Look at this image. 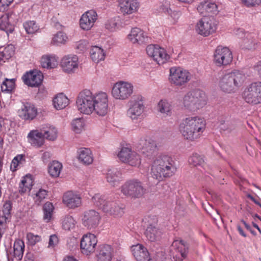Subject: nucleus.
Returning a JSON list of instances; mask_svg holds the SVG:
<instances>
[{
    "label": "nucleus",
    "mask_w": 261,
    "mask_h": 261,
    "mask_svg": "<svg viewBox=\"0 0 261 261\" xmlns=\"http://www.w3.org/2000/svg\"><path fill=\"white\" fill-rule=\"evenodd\" d=\"M108 95L106 92L93 93L88 89L78 94L76 104L78 111L85 115L95 113L100 116H105L108 112Z\"/></svg>",
    "instance_id": "nucleus-1"
},
{
    "label": "nucleus",
    "mask_w": 261,
    "mask_h": 261,
    "mask_svg": "<svg viewBox=\"0 0 261 261\" xmlns=\"http://www.w3.org/2000/svg\"><path fill=\"white\" fill-rule=\"evenodd\" d=\"M206 127L205 119L198 116L184 118L179 125V131L185 139L194 141L200 138Z\"/></svg>",
    "instance_id": "nucleus-2"
},
{
    "label": "nucleus",
    "mask_w": 261,
    "mask_h": 261,
    "mask_svg": "<svg viewBox=\"0 0 261 261\" xmlns=\"http://www.w3.org/2000/svg\"><path fill=\"white\" fill-rule=\"evenodd\" d=\"M175 171L176 168L172 159L168 155H161L152 163L150 175L153 178L161 181L165 178L172 176Z\"/></svg>",
    "instance_id": "nucleus-3"
},
{
    "label": "nucleus",
    "mask_w": 261,
    "mask_h": 261,
    "mask_svg": "<svg viewBox=\"0 0 261 261\" xmlns=\"http://www.w3.org/2000/svg\"><path fill=\"white\" fill-rule=\"evenodd\" d=\"M245 80V74L239 70H234L222 75L218 85L221 90L225 93H234L243 85Z\"/></svg>",
    "instance_id": "nucleus-4"
},
{
    "label": "nucleus",
    "mask_w": 261,
    "mask_h": 261,
    "mask_svg": "<svg viewBox=\"0 0 261 261\" xmlns=\"http://www.w3.org/2000/svg\"><path fill=\"white\" fill-rule=\"evenodd\" d=\"M205 93L199 89H194L187 92L182 97L184 108L188 112H196L207 104Z\"/></svg>",
    "instance_id": "nucleus-5"
},
{
    "label": "nucleus",
    "mask_w": 261,
    "mask_h": 261,
    "mask_svg": "<svg viewBox=\"0 0 261 261\" xmlns=\"http://www.w3.org/2000/svg\"><path fill=\"white\" fill-rule=\"evenodd\" d=\"M192 75L188 70L181 67L173 66L169 69L170 83L178 87L185 86L192 79Z\"/></svg>",
    "instance_id": "nucleus-6"
},
{
    "label": "nucleus",
    "mask_w": 261,
    "mask_h": 261,
    "mask_svg": "<svg viewBox=\"0 0 261 261\" xmlns=\"http://www.w3.org/2000/svg\"><path fill=\"white\" fill-rule=\"evenodd\" d=\"M142 183L137 179L126 181L120 187L121 193L127 197L139 198L145 193Z\"/></svg>",
    "instance_id": "nucleus-7"
},
{
    "label": "nucleus",
    "mask_w": 261,
    "mask_h": 261,
    "mask_svg": "<svg viewBox=\"0 0 261 261\" xmlns=\"http://www.w3.org/2000/svg\"><path fill=\"white\" fill-rule=\"evenodd\" d=\"M242 96L247 103L251 105L261 104V82H253L244 89Z\"/></svg>",
    "instance_id": "nucleus-8"
},
{
    "label": "nucleus",
    "mask_w": 261,
    "mask_h": 261,
    "mask_svg": "<svg viewBox=\"0 0 261 261\" xmlns=\"http://www.w3.org/2000/svg\"><path fill=\"white\" fill-rule=\"evenodd\" d=\"M217 29L215 20L212 17H203L195 26L196 33L203 37H208L214 33Z\"/></svg>",
    "instance_id": "nucleus-9"
},
{
    "label": "nucleus",
    "mask_w": 261,
    "mask_h": 261,
    "mask_svg": "<svg viewBox=\"0 0 261 261\" xmlns=\"http://www.w3.org/2000/svg\"><path fill=\"white\" fill-rule=\"evenodd\" d=\"M134 87L129 82L122 81L116 82L112 90L113 97L119 100H125L128 98L133 92Z\"/></svg>",
    "instance_id": "nucleus-10"
},
{
    "label": "nucleus",
    "mask_w": 261,
    "mask_h": 261,
    "mask_svg": "<svg viewBox=\"0 0 261 261\" xmlns=\"http://www.w3.org/2000/svg\"><path fill=\"white\" fill-rule=\"evenodd\" d=\"M146 50L148 56L151 57L159 65L166 63L170 60V55L164 48L158 45H149Z\"/></svg>",
    "instance_id": "nucleus-11"
},
{
    "label": "nucleus",
    "mask_w": 261,
    "mask_h": 261,
    "mask_svg": "<svg viewBox=\"0 0 261 261\" xmlns=\"http://www.w3.org/2000/svg\"><path fill=\"white\" fill-rule=\"evenodd\" d=\"M214 62L219 67L230 64L233 59L231 51L227 47L221 45L216 48L213 55Z\"/></svg>",
    "instance_id": "nucleus-12"
},
{
    "label": "nucleus",
    "mask_w": 261,
    "mask_h": 261,
    "mask_svg": "<svg viewBox=\"0 0 261 261\" xmlns=\"http://www.w3.org/2000/svg\"><path fill=\"white\" fill-rule=\"evenodd\" d=\"M144 110L145 106L143 97L139 96L136 99L131 102L127 114L133 120H138L143 117Z\"/></svg>",
    "instance_id": "nucleus-13"
},
{
    "label": "nucleus",
    "mask_w": 261,
    "mask_h": 261,
    "mask_svg": "<svg viewBox=\"0 0 261 261\" xmlns=\"http://www.w3.org/2000/svg\"><path fill=\"white\" fill-rule=\"evenodd\" d=\"M101 219L99 213L93 210L85 211L82 215L83 225L89 229L95 228L98 226Z\"/></svg>",
    "instance_id": "nucleus-14"
},
{
    "label": "nucleus",
    "mask_w": 261,
    "mask_h": 261,
    "mask_svg": "<svg viewBox=\"0 0 261 261\" xmlns=\"http://www.w3.org/2000/svg\"><path fill=\"white\" fill-rule=\"evenodd\" d=\"M126 38L131 43L137 45L144 44L148 43L150 39L146 33L137 27L130 30Z\"/></svg>",
    "instance_id": "nucleus-15"
},
{
    "label": "nucleus",
    "mask_w": 261,
    "mask_h": 261,
    "mask_svg": "<svg viewBox=\"0 0 261 261\" xmlns=\"http://www.w3.org/2000/svg\"><path fill=\"white\" fill-rule=\"evenodd\" d=\"M118 8L123 15H129L138 12L140 3L138 0H118Z\"/></svg>",
    "instance_id": "nucleus-16"
},
{
    "label": "nucleus",
    "mask_w": 261,
    "mask_h": 261,
    "mask_svg": "<svg viewBox=\"0 0 261 261\" xmlns=\"http://www.w3.org/2000/svg\"><path fill=\"white\" fill-rule=\"evenodd\" d=\"M97 243V239L95 235L89 233L84 234L81 241V249L83 254L87 255L95 251Z\"/></svg>",
    "instance_id": "nucleus-17"
},
{
    "label": "nucleus",
    "mask_w": 261,
    "mask_h": 261,
    "mask_svg": "<svg viewBox=\"0 0 261 261\" xmlns=\"http://www.w3.org/2000/svg\"><path fill=\"white\" fill-rule=\"evenodd\" d=\"M18 110L19 117L24 120H32L37 115V109L34 104L29 102H22Z\"/></svg>",
    "instance_id": "nucleus-18"
},
{
    "label": "nucleus",
    "mask_w": 261,
    "mask_h": 261,
    "mask_svg": "<svg viewBox=\"0 0 261 261\" xmlns=\"http://www.w3.org/2000/svg\"><path fill=\"white\" fill-rule=\"evenodd\" d=\"M236 34L242 40L240 42L241 46L243 49H254L257 47V40L253 36L252 34L244 32L242 29L237 31Z\"/></svg>",
    "instance_id": "nucleus-19"
},
{
    "label": "nucleus",
    "mask_w": 261,
    "mask_h": 261,
    "mask_svg": "<svg viewBox=\"0 0 261 261\" xmlns=\"http://www.w3.org/2000/svg\"><path fill=\"white\" fill-rule=\"evenodd\" d=\"M97 14L94 10H90L83 14L80 19V27L85 31L90 30L97 19Z\"/></svg>",
    "instance_id": "nucleus-20"
},
{
    "label": "nucleus",
    "mask_w": 261,
    "mask_h": 261,
    "mask_svg": "<svg viewBox=\"0 0 261 261\" xmlns=\"http://www.w3.org/2000/svg\"><path fill=\"white\" fill-rule=\"evenodd\" d=\"M62 201L67 207L75 208L81 205L82 198L78 192L68 191L63 194Z\"/></svg>",
    "instance_id": "nucleus-21"
},
{
    "label": "nucleus",
    "mask_w": 261,
    "mask_h": 261,
    "mask_svg": "<svg viewBox=\"0 0 261 261\" xmlns=\"http://www.w3.org/2000/svg\"><path fill=\"white\" fill-rule=\"evenodd\" d=\"M24 83L31 87H36L39 86L43 79L41 72L38 70H31L27 72L22 77Z\"/></svg>",
    "instance_id": "nucleus-22"
},
{
    "label": "nucleus",
    "mask_w": 261,
    "mask_h": 261,
    "mask_svg": "<svg viewBox=\"0 0 261 261\" xmlns=\"http://www.w3.org/2000/svg\"><path fill=\"white\" fill-rule=\"evenodd\" d=\"M138 148L142 153L146 156H152L156 151L157 146L155 142L149 137H145L139 141Z\"/></svg>",
    "instance_id": "nucleus-23"
},
{
    "label": "nucleus",
    "mask_w": 261,
    "mask_h": 261,
    "mask_svg": "<svg viewBox=\"0 0 261 261\" xmlns=\"http://www.w3.org/2000/svg\"><path fill=\"white\" fill-rule=\"evenodd\" d=\"M61 65L63 70L67 73L73 72L79 66V59L76 55H66L62 59Z\"/></svg>",
    "instance_id": "nucleus-24"
},
{
    "label": "nucleus",
    "mask_w": 261,
    "mask_h": 261,
    "mask_svg": "<svg viewBox=\"0 0 261 261\" xmlns=\"http://www.w3.org/2000/svg\"><path fill=\"white\" fill-rule=\"evenodd\" d=\"M133 254L137 261H149L150 256L149 253L143 245L137 244L131 247Z\"/></svg>",
    "instance_id": "nucleus-25"
},
{
    "label": "nucleus",
    "mask_w": 261,
    "mask_h": 261,
    "mask_svg": "<svg viewBox=\"0 0 261 261\" xmlns=\"http://www.w3.org/2000/svg\"><path fill=\"white\" fill-rule=\"evenodd\" d=\"M113 247L108 244L100 245L96 254L97 261H111L113 256Z\"/></svg>",
    "instance_id": "nucleus-26"
},
{
    "label": "nucleus",
    "mask_w": 261,
    "mask_h": 261,
    "mask_svg": "<svg viewBox=\"0 0 261 261\" xmlns=\"http://www.w3.org/2000/svg\"><path fill=\"white\" fill-rule=\"evenodd\" d=\"M27 139L28 142L36 148L41 147L44 143L43 133L37 129L31 130L28 134Z\"/></svg>",
    "instance_id": "nucleus-27"
},
{
    "label": "nucleus",
    "mask_w": 261,
    "mask_h": 261,
    "mask_svg": "<svg viewBox=\"0 0 261 261\" xmlns=\"http://www.w3.org/2000/svg\"><path fill=\"white\" fill-rule=\"evenodd\" d=\"M197 10L202 15H206V14H216L218 12L217 5L211 0L201 2L198 5Z\"/></svg>",
    "instance_id": "nucleus-28"
},
{
    "label": "nucleus",
    "mask_w": 261,
    "mask_h": 261,
    "mask_svg": "<svg viewBox=\"0 0 261 261\" xmlns=\"http://www.w3.org/2000/svg\"><path fill=\"white\" fill-rule=\"evenodd\" d=\"M13 13H5L0 17V30L5 31L7 35L14 30V25L11 23Z\"/></svg>",
    "instance_id": "nucleus-29"
},
{
    "label": "nucleus",
    "mask_w": 261,
    "mask_h": 261,
    "mask_svg": "<svg viewBox=\"0 0 261 261\" xmlns=\"http://www.w3.org/2000/svg\"><path fill=\"white\" fill-rule=\"evenodd\" d=\"M103 174L107 182L113 186L118 185L122 180V173L117 169H108Z\"/></svg>",
    "instance_id": "nucleus-30"
},
{
    "label": "nucleus",
    "mask_w": 261,
    "mask_h": 261,
    "mask_svg": "<svg viewBox=\"0 0 261 261\" xmlns=\"http://www.w3.org/2000/svg\"><path fill=\"white\" fill-rule=\"evenodd\" d=\"M77 158L80 163L85 165H89L93 161L92 152L87 148H81L77 150Z\"/></svg>",
    "instance_id": "nucleus-31"
},
{
    "label": "nucleus",
    "mask_w": 261,
    "mask_h": 261,
    "mask_svg": "<svg viewBox=\"0 0 261 261\" xmlns=\"http://www.w3.org/2000/svg\"><path fill=\"white\" fill-rule=\"evenodd\" d=\"M171 247L172 251L178 253L181 256V259L186 258L188 252V246L185 242L181 240H174Z\"/></svg>",
    "instance_id": "nucleus-32"
},
{
    "label": "nucleus",
    "mask_w": 261,
    "mask_h": 261,
    "mask_svg": "<svg viewBox=\"0 0 261 261\" xmlns=\"http://www.w3.org/2000/svg\"><path fill=\"white\" fill-rule=\"evenodd\" d=\"M41 64L43 68L47 69L54 68L58 64V58L54 55L43 56L41 59Z\"/></svg>",
    "instance_id": "nucleus-33"
},
{
    "label": "nucleus",
    "mask_w": 261,
    "mask_h": 261,
    "mask_svg": "<svg viewBox=\"0 0 261 261\" xmlns=\"http://www.w3.org/2000/svg\"><path fill=\"white\" fill-rule=\"evenodd\" d=\"M24 243L20 239L15 241L13 245V254L14 258L17 261L22 259L24 251Z\"/></svg>",
    "instance_id": "nucleus-34"
},
{
    "label": "nucleus",
    "mask_w": 261,
    "mask_h": 261,
    "mask_svg": "<svg viewBox=\"0 0 261 261\" xmlns=\"http://www.w3.org/2000/svg\"><path fill=\"white\" fill-rule=\"evenodd\" d=\"M68 98L63 93L57 95L53 99V105L57 110L64 109L69 104Z\"/></svg>",
    "instance_id": "nucleus-35"
},
{
    "label": "nucleus",
    "mask_w": 261,
    "mask_h": 261,
    "mask_svg": "<svg viewBox=\"0 0 261 261\" xmlns=\"http://www.w3.org/2000/svg\"><path fill=\"white\" fill-rule=\"evenodd\" d=\"M145 235L147 240L151 242H154L160 238L161 232L155 226L149 225L146 229Z\"/></svg>",
    "instance_id": "nucleus-36"
},
{
    "label": "nucleus",
    "mask_w": 261,
    "mask_h": 261,
    "mask_svg": "<svg viewBox=\"0 0 261 261\" xmlns=\"http://www.w3.org/2000/svg\"><path fill=\"white\" fill-rule=\"evenodd\" d=\"M15 47L12 44L0 47V62H5L14 55Z\"/></svg>",
    "instance_id": "nucleus-37"
},
{
    "label": "nucleus",
    "mask_w": 261,
    "mask_h": 261,
    "mask_svg": "<svg viewBox=\"0 0 261 261\" xmlns=\"http://www.w3.org/2000/svg\"><path fill=\"white\" fill-rule=\"evenodd\" d=\"M90 54L92 60L95 63L103 60L106 56L103 49L97 46L91 48Z\"/></svg>",
    "instance_id": "nucleus-38"
},
{
    "label": "nucleus",
    "mask_w": 261,
    "mask_h": 261,
    "mask_svg": "<svg viewBox=\"0 0 261 261\" xmlns=\"http://www.w3.org/2000/svg\"><path fill=\"white\" fill-rule=\"evenodd\" d=\"M41 132L44 135V139L45 138L49 141H54L57 138L58 130L53 126L49 125L43 127Z\"/></svg>",
    "instance_id": "nucleus-39"
},
{
    "label": "nucleus",
    "mask_w": 261,
    "mask_h": 261,
    "mask_svg": "<svg viewBox=\"0 0 261 261\" xmlns=\"http://www.w3.org/2000/svg\"><path fill=\"white\" fill-rule=\"evenodd\" d=\"M100 209L111 215H117L120 208L116 202L106 200Z\"/></svg>",
    "instance_id": "nucleus-40"
},
{
    "label": "nucleus",
    "mask_w": 261,
    "mask_h": 261,
    "mask_svg": "<svg viewBox=\"0 0 261 261\" xmlns=\"http://www.w3.org/2000/svg\"><path fill=\"white\" fill-rule=\"evenodd\" d=\"M33 181L30 176L26 175L23 177L19 184V191L20 193H24L27 191H30L33 185Z\"/></svg>",
    "instance_id": "nucleus-41"
},
{
    "label": "nucleus",
    "mask_w": 261,
    "mask_h": 261,
    "mask_svg": "<svg viewBox=\"0 0 261 261\" xmlns=\"http://www.w3.org/2000/svg\"><path fill=\"white\" fill-rule=\"evenodd\" d=\"M62 164L58 161H54L48 166V171L50 176L57 177L59 176Z\"/></svg>",
    "instance_id": "nucleus-42"
},
{
    "label": "nucleus",
    "mask_w": 261,
    "mask_h": 261,
    "mask_svg": "<svg viewBox=\"0 0 261 261\" xmlns=\"http://www.w3.org/2000/svg\"><path fill=\"white\" fill-rule=\"evenodd\" d=\"M76 224V220L71 216L66 215L62 219V228L65 230L70 231L74 229Z\"/></svg>",
    "instance_id": "nucleus-43"
},
{
    "label": "nucleus",
    "mask_w": 261,
    "mask_h": 261,
    "mask_svg": "<svg viewBox=\"0 0 261 261\" xmlns=\"http://www.w3.org/2000/svg\"><path fill=\"white\" fill-rule=\"evenodd\" d=\"M15 79H5L1 84V90L3 92L7 93H12L15 87Z\"/></svg>",
    "instance_id": "nucleus-44"
},
{
    "label": "nucleus",
    "mask_w": 261,
    "mask_h": 261,
    "mask_svg": "<svg viewBox=\"0 0 261 261\" xmlns=\"http://www.w3.org/2000/svg\"><path fill=\"white\" fill-rule=\"evenodd\" d=\"M158 110L161 113L166 115L171 114L172 106L171 103L166 99L161 100L158 104Z\"/></svg>",
    "instance_id": "nucleus-45"
},
{
    "label": "nucleus",
    "mask_w": 261,
    "mask_h": 261,
    "mask_svg": "<svg viewBox=\"0 0 261 261\" xmlns=\"http://www.w3.org/2000/svg\"><path fill=\"white\" fill-rule=\"evenodd\" d=\"M68 39L66 34L62 32H59L52 38L51 44L53 45L60 46L65 44Z\"/></svg>",
    "instance_id": "nucleus-46"
},
{
    "label": "nucleus",
    "mask_w": 261,
    "mask_h": 261,
    "mask_svg": "<svg viewBox=\"0 0 261 261\" xmlns=\"http://www.w3.org/2000/svg\"><path fill=\"white\" fill-rule=\"evenodd\" d=\"M85 126V122L83 118L75 119L71 122L72 129L76 134L81 133L84 129Z\"/></svg>",
    "instance_id": "nucleus-47"
},
{
    "label": "nucleus",
    "mask_w": 261,
    "mask_h": 261,
    "mask_svg": "<svg viewBox=\"0 0 261 261\" xmlns=\"http://www.w3.org/2000/svg\"><path fill=\"white\" fill-rule=\"evenodd\" d=\"M48 191L46 190L40 188L33 196L35 203L40 205L47 197Z\"/></svg>",
    "instance_id": "nucleus-48"
},
{
    "label": "nucleus",
    "mask_w": 261,
    "mask_h": 261,
    "mask_svg": "<svg viewBox=\"0 0 261 261\" xmlns=\"http://www.w3.org/2000/svg\"><path fill=\"white\" fill-rule=\"evenodd\" d=\"M135 151L132 150L131 148L128 147H122L117 153V157L120 161L124 163L128 160V158Z\"/></svg>",
    "instance_id": "nucleus-49"
},
{
    "label": "nucleus",
    "mask_w": 261,
    "mask_h": 261,
    "mask_svg": "<svg viewBox=\"0 0 261 261\" xmlns=\"http://www.w3.org/2000/svg\"><path fill=\"white\" fill-rule=\"evenodd\" d=\"M23 26L25 32L28 34H33L36 33L39 29L38 25L34 21H27L23 23Z\"/></svg>",
    "instance_id": "nucleus-50"
},
{
    "label": "nucleus",
    "mask_w": 261,
    "mask_h": 261,
    "mask_svg": "<svg viewBox=\"0 0 261 261\" xmlns=\"http://www.w3.org/2000/svg\"><path fill=\"white\" fill-rule=\"evenodd\" d=\"M113 22L115 31L119 30L129 24L128 20L120 16L113 17Z\"/></svg>",
    "instance_id": "nucleus-51"
},
{
    "label": "nucleus",
    "mask_w": 261,
    "mask_h": 261,
    "mask_svg": "<svg viewBox=\"0 0 261 261\" xmlns=\"http://www.w3.org/2000/svg\"><path fill=\"white\" fill-rule=\"evenodd\" d=\"M141 163V159L139 154L134 151L128 158V160L125 161L124 163H126L131 166H139Z\"/></svg>",
    "instance_id": "nucleus-52"
},
{
    "label": "nucleus",
    "mask_w": 261,
    "mask_h": 261,
    "mask_svg": "<svg viewBox=\"0 0 261 261\" xmlns=\"http://www.w3.org/2000/svg\"><path fill=\"white\" fill-rule=\"evenodd\" d=\"M54 207L53 204L50 202H46L43 206V213L44 216L43 218L47 222L50 220L53 213L54 211Z\"/></svg>",
    "instance_id": "nucleus-53"
},
{
    "label": "nucleus",
    "mask_w": 261,
    "mask_h": 261,
    "mask_svg": "<svg viewBox=\"0 0 261 261\" xmlns=\"http://www.w3.org/2000/svg\"><path fill=\"white\" fill-rule=\"evenodd\" d=\"M188 162L194 166L201 165L204 160L203 158L197 153H193L188 159Z\"/></svg>",
    "instance_id": "nucleus-54"
},
{
    "label": "nucleus",
    "mask_w": 261,
    "mask_h": 261,
    "mask_svg": "<svg viewBox=\"0 0 261 261\" xmlns=\"http://www.w3.org/2000/svg\"><path fill=\"white\" fill-rule=\"evenodd\" d=\"M12 210L11 202L10 201H6L3 205V214L2 219L8 220L11 217V211Z\"/></svg>",
    "instance_id": "nucleus-55"
},
{
    "label": "nucleus",
    "mask_w": 261,
    "mask_h": 261,
    "mask_svg": "<svg viewBox=\"0 0 261 261\" xmlns=\"http://www.w3.org/2000/svg\"><path fill=\"white\" fill-rule=\"evenodd\" d=\"M92 201L95 206L100 208L102 205L106 201V199L105 198L104 196H102L100 194H96L92 197Z\"/></svg>",
    "instance_id": "nucleus-56"
},
{
    "label": "nucleus",
    "mask_w": 261,
    "mask_h": 261,
    "mask_svg": "<svg viewBox=\"0 0 261 261\" xmlns=\"http://www.w3.org/2000/svg\"><path fill=\"white\" fill-rule=\"evenodd\" d=\"M27 239L28 243L31 246H34L37 243L41 240V236L38 234H34L32 232H29L27 234Z\"/></svg>",
    "instance_id": "nucleus-57"
},
{
    "label": "nucleus",
    "mask_w": 261,
    "mask_h": 261,
    "mask_svg": "<svg viewBox=\"0 0 261 261\" xmlns=\"http://www.w3.org/2000/svg\"><path fill=\"white\" fill-rule=\"evenodd\" d=\"M165 13H167L173 18L174 21H176L180 17V12L176 11H172L170 8H167L165 10Z\"/></svg>",
    "instance_id": "nucleus-58"
},
{
    "label": "nucleus",
    "mask_w": 261,
    "mask_h": 261,
    "mask_svg": "<svg viewBox=\"0 0 261 261\" xmlns=\"http://www.w3.org/2000/svg\"><path fill=\"white\" fill-rule=\"evenodd\" d=\"M88 42L86 40H80L76 44V48L79 52L84 51L87 47Z\"/></svg>",
    "instance_id": "nucleus-59"
},
{
    "label": "nucleus",
    "mask_w": 261,
    "mask_h": 261,
    "mask_svg": "<svg viewBox=\"0 0 261 261\" xmlns=\"http://www.w3.org/2000/svg\"><path fill=\"white\" fill-rule=\"evenodd\" d=\"M241 1L248 7L258 6L261 3V0H241Z\"/></svg>",
    "instance_id": "nucleus-60"
},
{
    "label": "nucleus",
    "mask_w": 261,
    "mask_h": 261,
    "mask_svg": "<svg viewBox=\"0 0 261 261\" xmlns=\"http://www.w3.org/2000/svg\"><path fill=\"white\" fill-rule=\"evenodd\" d=\"M59 239L56 234L50 235L49 239L48 247L54 248L58 243Z\"/></svg>",
    "instance_id": "nucleus-61"
},
{
    "label": "nucleus",
    "mask_w": 261,
    "mask_h": 261,
    "mask_svg": "<svg viewBox=\"0 0 261 261\" xmlns=\"http://www.w3.org/2000/svg\"><path fill=\"white\" fill-rule=\"evenodd\" d=\"M14 0H0V11H4L8 9Z\"/></svg>",
    "instance_id": "nucleus-62"
},
{
    "label": "nucleus",
    "mask_w": 261,
    "mask_h": 261,
    "mask_svg": "<svg viewBox=\"0 0 261 261\" xmlns=\"http://www.w3.org/2000/svg\"><path fill=\"white\" fill-rule=\"evenodd\" d=\"M106 29L111 32H115L114 24L113 22V18H112L107 21L105 23Z\"/></svg>",
    "instance_id": "nucleus-63"
},
{
    "label": "nucleus",
    "mask_w": 261,
    "mask_h": 261,
    "mask_svg": "<svg viewBox=\"0 0 261 261\" xmlns=\"http://www.w3.org/2000/svg\"><path fill=\"white\" fill-rule=\"evenodd\" d=\"M23 160V156L21 154L16 156L12 160V164L14 165L15 168H16L19 164L21 163V161Z\"/></svg>",
    "instance_id": "nucleus-64"
}]
</instances>
